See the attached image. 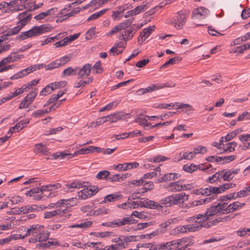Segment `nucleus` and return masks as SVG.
I'll return each instance as SVG.
<instances>
[{
    "label": "nucleus",
    "instance_id": "nucleus-13",
    "mask_svg": "<svg viewBox=\"0 0 250 250\" xmlns=\"http://www.w3.org/2000/svg\"><path fill=\"white\" fill-rule=\"evenodd\" d=\"M122 237L115 238L112 240V242L115 244L109 246L111 250H120L125 248V243L122 238Z\"/></svg>",
    "mask_w": 250,
    "mask_h": 250
},
{
    "label": "nucleus",
    "instance_id": "nucleus-34",
    "mask_svg": "<svg viewBox=\"0 0 250 250\" xmlns=\"http://www.w3.org/2000/svg\"><path fill=\"white\" fill-rule=\"evenodd\" d=\"M134 121L138 123L140 125H143L145 128H146L147 127H150L151 124L147 122V121L145 118H142L139 117H137L134 120Z\"/></svg>",
    "mask_w": 250,
    "mask_h": 250
},
{
    "label": "nucleus",
    "instance_id": "nucleus-62",
    "mask_svg": "<svg viewBox=\"0 0 250 250\" xmlns=\"http://www.w3.org/2000/svg\"><path fill=\"white\" fill-rule=\"evenodd\" d=\"M117 105V103L116 102H113L107 104L104 107H102L99 110V112H101L105 110H109L111 109L113 106L116 107Z\"/></svg>",
    "mask_w": 250,
    "mask_h": 250
},
{
    "label": "nucleus",
    "instance_id": "nucleus-64",
    "mask_svg": "<svg viewBox=\"0 0 250 250\" xmlns=\"http://www.w3.org/2000/svg\"><path fill=\"white\" fill-rule=\"evenodd\" d=\"M122 25H121L119 23L118 25H117V26L114 27L111 30V31H110L108 33H107V36H112V35L116 33H118V32H119L120 31H121L122 30H123V28L122 27Z\"/></svg>",
    "mask_w": 250,
    "mask_h": 250
},
{
    "label": "nucleus",
    "instance_id": "nucleus-15",
    "mask_svg": "<svg viewBox=\"0 0 250 250\" xmlns=\"http://www.w3.org/2000/svg\"><path fill=\"white\" fill-rule=\"evenodd\" d=\"M134 34V31L130 27V28L126 29L124 32H122L120 35L119 38L120 40H123L126 42L133 37Z\"/></svg>",
    "mask_w": 250,
    "mask_h": 250
},
{
    "label": "nucleus",
    "instance_id": "nucleus-58",
    "mask_svg": "<svg viewBox=\"0 0 250 250\" xmlns=\"http://www.w3.org/2000/svg\"><path fill=\"white\" fill-rule=\"evenodd\" d=\"M157 89H160L164 87H173L175 84L172 82H168L165 83H157Z\"/></svg>",
    "mask_w": 250,
    "mask_h": 250
},
{
    "label": "nucleus",
    "instance_id": "nucleus-38",
    "mask_svg": "<svg viewBox=\"0 0 250 250\" xmlns=\"http://www.w3.org/2000/svg\"><path fill=\"white\" fill-rule=\"evenodd\" d=\"M208 196H210L212 194H218L221 193L220 189L219 187L208 186L207 187Z\"/></svg>",
    "mask_w": 250,
    "mask_h": 250
},
{
    "label": "nucleus",
    "instance_id": "nucleus-40",
    "mask_svg": "<svg viewBox=\"0 0 250 250\" xmlns=\"http://www.w3.org/2000/svg\"><path fill=\"white\" fill-rule=\"evenodd\" d=\"M34 205L31 206L27 205L21 208L22 214H28L30 212H35V209L36 208H34Z\"/></svg>",
    "mask_w": 250,
    "mask_h": 250
},
{
    "label": "nucleus",
    "instance_id": "nucleus-33",
    "mask_svg": "<svg viewBox=\"0 0 250 250\" xmlns=\"http://www.w3.org/2000/svg\"><path fill=\"white\" fill-rule=\"evenodd\" d=\"M148 4L147 2L144 1L141 5H139L133 9V11L135 15H138L142 12L145 11L147 8L146 6Z\"/></svg>",
    "mask_w": 250,
    "mask_h": 250
},
{
    "label": "nucleus",
    "instance_id": "nucleus-36",
    "mask_svg": "<svg viewBox=\"0 0 250 250\" xmlns=\"http://www.w3.org/2000/svg\"><path fill=\"white\" fill-rule=\"evenodd\" d=\"M226 145V147L223 148V153L234 151L235 150V147L237 145V143L235 142H231L227 144Z\"/></svg>",
    "mask_w": 250,
    "mask_h": 250
},
{
    "label": "nucleus",
    "instance_id": "nucleus-42",
    "mask_svg": "<svg viewBox=\"0 0 250 250\" xmlns=\"http://www.w3.org/2000/svg\"><path fill=\"white\" fill-rule=\"evenodd\" d=\"M61 34H58L54 37H48L44 41L41 42V45L43 46L49 43V42H52L56 40L60 39V38H61Z\"/></svg>",
    "mask_w": 250,
    "mask_h": 250
},
{
    "label": "nucleus",
    "instance_id": "nucleus-46",
    "mask_svg": "<svg viewBox=\"0 0 250 250\" xmlns=\"http://www.w3.org/2000/svg\"><path fill=\"white\" fill-rule=\"evenodd\" d=\"M92 223L91 221H88L80 224H75L70 226L69 227L71 228H88L90 227Z\"/></svg>",
    "mask_w": 250,
    "mask_h": 250
},
{
    "label": "nucleus",
    "instance_id": "nucleus-24",
    "mask_svg": "<svg viewBox=\"0 0 250 250\" xmlns=\"http://www.w3.org/2000/svg\"><path fill=\"white\" fill-rule=\"evenodd\" d=\"M123 198V195L117 194H111L106 195L102 203L113 202Z\"/></svg>",
    "mask_w": 250,
    "mask_h": 250
},
{
    "label": "nucleus",
    "instance_id": "nucleus-5",
    "mask_svg": "<svg viewBox=\"0 0 250 250\" xmlns=\"http://www.w3.org/2000/svg\"><path fill=\"white\" fill-rule=\"evenodd\" d=\"M188 12L179 11L175 16L172 23L177 29H181L185 24L188 18Z\"/></svg>",
    "mask_w": 250,
    "mask_h": 250
},
{
    "label": "nucleus",
    "instance_id": "nucleus-2",
    "mask_svg": "<svg viewBox=\"0 0 250 250\" xmlns=\"http://www.w3.org/2000/svg\"><path fill=\"white\" fill-rule=\"evenodd\" d=\"M52 27L49 24H42L40 26H35L28 31L21 32L17 38L20 40H24L28 38L38 36L43 33L50 32Z\"/></svg>",
    "mask_w": 250,
    "mask_h": 250
},
{
    "label": "nucleus",
    "instance_id": "nucleus-48",
    "mask_svg": "<svg viewBox=\"0 0 250 250\" xmlns=\"http://www.w3.org/2000/svg\"><path fill=\"white\" fill-rule=\"evenodd\" d=\"M110 175L108 170H102L99 172L96 175V178L99 180L107 179Z\"/></svg>",
    "mask_w": 250,
    "mask_h": 250
},
{
    "label": "nucleus",
    "instance_id": "nucleus-56",
    "mask_svg": "<svg viewBox=\"0 0 250 250\" xmlns=\"http://www.w3.org/2000/svg\"><path fill=\"white\" fill-rule=\"evenodd\" d=\"M241 130H240V129L234 130L231 132L229 133L226 136V141H229L235 137L237 134L241 132Z\"/></svg>",
    "mask_w": 250,
    "mask_h": 250
},
{
    "label": "nucleus",
    "instance_id": "nucleus-47",
    "mask_svg": "<svg viewBox=\"0 0 250 250\" xmlns=\"http://www.w3.org/2000/svg\"><path fill=\"white\" fill-rule=\"evenodd\" d=\"M121 221L122 226L126 225H131L137 223V221L136 220L132 219L131 217H124V218L121 219Z\"/></svg>",
    "mask_w": 250,
    "mask_h": 250
},
{
    "label": "nucleus",
    "instance_id": "nucleus-61",
    "mask_svg": "<svg viewBox=\"0 0 250 250\" xmlns=\"http://www.w3.org/2000/svg\"><path fill=\"white\" fill-rule=\"evenodd\" d=\"M45 114H47V111L45 110V109H39L33 112L32 116L35 118H39Z\"/></svg>",
    "mask_w": 250,
    "mask_h": 250
},
{
    "label": "nucleus",
    "instance_id": "nucleus-43",
    "mask_svg": "<svg viewBox=\"0 0 250 250\" xmlns=\"http://www.w3.org/2000/svg\"><path fill=\"white\" fill-rule=\"evenodd\" d=\"M158 90L157 84H152L149 86L145 88H142L139 90V91L141 92L142 94H146L147 92H150L153 91Z\"/></svg>",
    "mask_w": 250,
    "mask_h": 250
},
{
    "label": "nucleus",
    "instance_id": "nucleus-51",
    "mask_svg": "<svg viewBox=\"0 0 250 250\" xmlns=\"http://www.w3.org/2000/svg\"><path fill=\"white\" fill-rule=\"evenodd\" d=\"M197 169V166L193 164H191L190 165H185L183 166V169L188 172L192 173Z\"/></svg>",
    "mask_w": 250,
    "mask_h": 250
},
{
    "label": "nucleus",
    "instance_id": "nucleus-49",
    "mask_svg": "<svg viewBox=\"0 0 250 250\" xmlns=\"http://www.w3.org/2000/svg\"><path fill=\"white\" fill-rule=\"evenodd\" d=\"M108 121L107 118L106 116H104L97 119L95 122L91 123V126L94 125V127L99 126Z\"/></svg>",
    "mask_w": 250,
    "mask_h": 250
},
{
    "label": "nucleus",
    "instance_id": "nucleus-32",
    "mask_svg": "<svg viewBox=\"0 0 250 250\" xmlns=\"http://www.w3.org/2000/svg\"><path fill=\"white\" fill-rule=\"evenodd\" d=\"M37 95V89H35L34 90L30 91L24 99L27 101V102L31 104Z\"/></svg>",
    "mask_w": 250,
    "mask_h": 250
},
{
    "label": "nucleus",
    "instance_id": "nucleus-26",
    "mask_svg": "<svg viewBox=\"0 0 250 250\" xmlns=\"http://www.w3.org/2000/svg\"><path fill=\"white\" fill-rule=\"evenodd\" d=\"M197 228H198L197 227ZM195 229H197V227H195L194 224H192L177 227V230L182 233L186 232L187 230L188 231L194 232L195 231Z\"/></svg>",
    "mask_w": 250,
    "mask_h": 250
},
{
    "label": "nucleus",
    "instance_id": "nucleus-45",
    "mask_svg": "<svg viewBox=\"0 0 250 250\" xmlns=\"http://www.w3.org/2000/svg\"><path fill=\"white\" fill-rule=\"evenodd\" d=\"M110 211V210L105 207L98 208L95 210L93 212V214L96 216L107 214Z\"/></svg>",
    "mask_w": 250,
    "mask_h": 250
},
{
    "label": "nucleus",
    "instance_id": "nucleus-63",
    "mask_svg": "<svg viewBox=\"0 0 250 250\" xmlns=\"http://www.w3.org/2000/svg\"><path fill=\"white\" fill-rule=\"evenodd\" d=\"M144 185V191L143 192H146L147 190H151L154 188V184L152 182H145Z\"/></svg>",
    "mask_w": 250,
    "mask_h": 250
},
{
    "label": "nucleus",
    "instance_id": "nucleus-57",
    "mask_svg": "<svg viewBox=\"0 0 250 250\" xmlns=\"http://www.w3.org/2000/svg\"><path fill=\"white\" fill-rule=\"evenodd\" d=\"M32 17L31 14H28V16H26L25 18H21V19H18L19 20L18 24L20 26H22V28H23L26 24L27 21L29 20Z\"/></svg>",
    "mask_w": 250,
    "mask_h": 250
},
{
    "label": "nucleus",
    "instance_id": "nucleus-52",
    "mask_svg": "<svg viewBox=\"0 0 250 250\" xmlns=\"http://www.w3.org/2000/svg\"><path fill=\"white\" fill-rule=\"evenodd\" d=\"M207 152L206 148L204 146H199L194 148L192 152L194 153V157L197 154H204Z\"/></svg>",
    "mask_w": 250,
    "mask_h": 250
},
{
    "label": "nucleus",
    "instance_id": "nucleus-31",
    "mask_svg": "<svg viewBox=\"0 0 250 250\" xmlns=\"http://www.w3.org/2000/svg\"><path fill=\"white\" fill-rule=\"evenodd\" d=\"M198 223H199L198 224H195V227H196L197 228V227L198 228H197V229H195V231L200 229L203 227L205 228H206V229H208V228H209L213 226L211 221H208V222H202L201 221H200Z\"/></svg>",
    "mask_w": 250,
    "mask_h": 250
},
{
    "label": "nucleus",
    "instance_id": "nucleus-7",
    "mask_svg": "<svg viewBox=\"0 0 250 250\" xmlns=\"http://www.w3.org/2000/svg\"><path fill=\"white\" fill-rule=\"evenodd\" d=\"M99 190L96 186H93L90 188H85L78 192V196L79 198L85 200L95 195Z\"/></svg>",
    "mask_w": 250,
    "mask_h": 250
},
{
    "label": "nucleus",
    "instance_id": "nucleus-53",
    "mask_svg": "<svg viewBox=\"0 0 250 250\" xmlns=\"http://www.w3.org/2000/svg\"><path fill=\"white\" fill-rule=\"evenodd\" d=\"M236 184L232 183H226L219 187L220 189L221 193L225 192L226 190L235 187Z\"/></svg>",
    "mask_w": 250,
    "mask_h": 250
},
{
    "label": "nucleus",
    "instance_id": "nucleus-20",
    "mask_svg": "<svg viewBox=\"0 0 250 250\" xmlns=\"http://www.w3.org/2000/svg\"><path fill=\"white\" fill-rule=\"evenodd\" d=\"M245 205V203H241L239 202H235L229 206H226V213L232 212L234 211L239 209Z\"/></svg>",
    "mask_w": 250,
    "mask_h": 250
},
{
    "label": "nucleus",
    "instance_id": "nucleus-9",
    "mask_svg": "<svg viewBox=\"0 0 250 250\" xmlns=\"http://www.w3.org/2000/svg\"><path fill=\"white\" fill-rule=\"evenodd\" d=\"M170 197L172 206L183 204L188 200V195L187 196L184 192L173 194L170 195Z\"/></svg>",
    "mask_w": 250,
    "mask_h": 250
},
{
    "label": "nucleus",
    "instance_id": "nucleus-23",
    "mask_svg": "<svg viewBox=\"0 0 250 250\" xmlns=\"http://www.w3.org/2000/svg\"><path fill=\"white\" fill-rule=\"evenodd\" d=\"M179 242V246H182L183 244L187 247L191 246L195 243L194 237L192 236L185 237L178 239Z\"/></svg>",
    "mask_w": 250,
    "mask_h": 250
},
{
    "label": "nucleus",
    "instance_id": "nucleus-54",
    "mask_svg": "<svg viewBox=\"0 0 250 250\" xmlns=\"http://www.w3.org/2000/svg\"><path fill=\"white\" fill-rule=\"evenodd\" d=\"M56 242L53 241H50L47 240L44 243H39L36 244V247L38 248H46L47 247H49L50 246H52L55 245Z\"/></svg>",
    "mask_w": 250,
    "mask_h": 250
},
{
    "label": "nucleus",
    "instance_id": "nucleus-59",
    "mask_svg": "<svg viewBox=\"0 0 250 250\" xmlns=\"http://www.w3.org/2000/svg\"><path fill=\"white\" fill-rule=\"evenodd\" d=\"M215 199L214 196H212L209 197H206L205 199H202L199 200H195L197 201V206L202 205L203 204L209 203L211 202L212 200Z\"/></svg>",
    "mask_w": 250,
    "mask_h": 250
},
{
    "label": "nucleus",
    "instance_id": "nucleus-10",
    "mask_svg": "<svg viewBox=\"0 0 250 250\" xmlns=\"http://www.w3.org/2000/svg\"><path fill=\"white\" fill-rule=\"evenodd\" d=\"M209 11L208 9L201 7L195 9L192 15V18L194 19H201L208 15Z\"/></svg>",
    "mask_w": 250,
    "mask_h": 250
},
{
    "label": "nucleus",
    "instance_id": "nucleus-4",
    "mask_svg": "<svg viewBox=\"0 0 250 250\" xmlns=\"http://www.w3.org/2000/svg\"><path fill=\"white\" fill-rule=\"evenodd\" d=\"M228 203L226 202L218 203L217 205L210 207L207 208L205 213V220H208L209 217L215 215L226 213V206Z\"/></svg>",
    "mask_w": 250,
    "mask_h": 250
},
{
    "label": "nucleus",
    "instance_id": "nucleus-18",
    "mask_svg": "<svg viewBox=\"0 0 250 250\" xmlns=\"http://www.w3.org/2000/svg\"><path fill=\"white\" fill-rule=\"evenodd\" d=\"M43 228L44 226L43 225H33L30 226V228L27 229L25 236H30L35 234L36 235L38 234Z\"/></svg>",
    "mask_w": 250,
    "mask_h": 250
},
{
    "label": "nucleus",
    "instance_id": "nucleus-19",
    "mask_svg": "<svg viewBox=\"0 0 250 250\" xmlns=\"http://www.w3.org/2000/svg\"><path fill=\"white\" fill-rule=\"evenodd\" d=\"M162 250H171L179 247V242L178 240H172L165 243H161Z\"/></svg>",
    "mask_w": 250,
    "mask_h": 250
},
{
    "label": "nucleus",
    "instance_id": "nucleus-22",
    "mask_svg": "<svg viewBox=\"0 0 250 250\" xmlns=\"http://www.w3.org/2000/svg\"><path fill=\"white\" fill-rule=\"evenodd\" d=\"M48 151V149L46 146L42 143L37 144L35 146L34 152L36 154L47 155Z\"/></svg>",
    "mask_w": 250,
    "mask_h": 250
},
{
    "label": "nucleus",
    "instance_id": "nucleus-41",
    "mask_svg": "<svg viewBox=\"0 0 250 250\" xmlns=\"http://www.w3.org/2000/svg\"><path fill=\"white\" fill-rule=\"evenodd\" d=\"M159 204H160L162 207L172 206V205L170 195L161 199L160 201Z\"/></svg>",
    "mask_w": 250,
    "mask_h": 250
},
{
    "label": "nucleus",
    "instance_id": "nucleus-21",
    "mask_svg": "<svg viewBox=\"0 0 250 250\" xmlns=\"http://www.w3.org/2000/svg\"><path fill=\"white\" fill-rule=\"evenodd\" d=\"M32 72V69L30 68L27 67L25 69H23L16 74L11 77L10 79L11 80H17L19 78H21L29 74Z\"/></svg>",
    "mask_w": 250,
    "mask_h": 250
},
{
    "label": "nucleus",
    "instance_id": "nucleus-55",
    "mask_svg": "<svg viewBox=\"0 0 250 250\" xmlns=\"http://www.w3.org/2000/svg\"><path fill=\"white\" fill-rule=\"evenodd\" d=\"M60 66V64L59 63L58 60L52 62L50 63L45 66L46 70H51L54 68H58Z\"/></svg>",
    "mask_w": 250,
    "mask_h": 250
},
{
    "label": "nucleus",
    "instance_id": "nucleus-28",
    "mask_svg": "<svg viewBox=\"0 0 250 250\" xmlns=\"http://www.w3.org/2000/svg\"><path fill=\"white\" fill-rule=\"evenodd\" d=\"M78 69V67H76L74 68H72L71 67H68L63 70L62 75L63 77L69 76L71 75L74 76L77 74Z\"/></svg>",
    "mask_w": 250,
    "mask_h": 250
},
{
    "label": "nucleus",
    "instance_id": "nucleus-30",
    "mask_svg": "<svg viewBox=\"0 0 250 250\" xmlns=\"http://www.w3.org/2000/svg\"><path fill=\"white\" fill-rule=\"evenodd\" d=\"M155 172H152L149 173H146L144 175L143 178L145 179H150L153 178L155 176H160L161 174V169L160 167H157L155 169Z\"/></svg>",
    "mask_w": 250,
    "mask_h": 250
},
{
    "label": "nucleus",
    "instance_id": "nucleus-37",
    "mask_svg": "<svg viewBox=\"0 0 250 250\" xmlns=\"http://www.w3.org/2000/svg\"><path fill=\"white\" fill-rule=\"evenodd\" d=\"M117 207L118 208H122L124 209L129 208H138V206L137 205L136 202H133V203H124L123 204H118L117 205Z\"/></svg>",
    "mask_w": 250,
    "mask_h": 250
},
{
    "label": "nucleus",
    "instance_id": "nucleus-12",
    "mask_svg": "<svg viewBox=\"0 0 250 250\" xmlns=\"http://www.w3.org/2000/svg\"><path fill=\"white\" fill-rule=\"evenodd\" d=\"M154 26H150L143 29V31L140 33V36L138 39V42L139 44H141L144 42L151 34L154 30Z\"/></svg>",
    "mask_w": 250,
    "mask_h": 250
},
{
    "label": "nucleus",
    "instance_id": "nucleus-39",
    "mask_svg": "<svg viewBox=\"0 0 250 250\" xmlns=\"http://www.w3.org/2000/svg\"><path fill=\"white\" fill-rule=\"evenodd\" d=\"M250 194V186L247 187L243 189L236 193V197L242 198Z\"/></svg>",
    "mask_w": 250,
    "mask_h": 250
},
{
    "label": "nucleus",
    "instance_id": "nucleus-44",
    "mask_svg": "<svg viewBox=\"0 0 250 250\" xmlns=\"http://www.w3.org/2000/svg\"><path fill=\"white\" fill-rule=\"evenodd\" d=\"M54 91L53 87L50 85V83L47 85L40 92V95L41 96H46Z\"/></svg>",
    "mask_w": 250,
    "mask_h": 250
},
{
    "label": "nucleus",
    "instance_id": "nucleus-16",
    "mask_svg": "<svg viewBox=\"0 0 250 250\" xmlns=\"http://www.w3.org/2000/svg\"><path fill=\"white\" fill-rule=\"evenodd\" d=\"M180 176V175L178 173H169L164 174L162 177L158 179L156 182L160 183L164 182L174 180L178 178Z\"/></svg>",
    "mask_w": 250,
    "mask_h": 250
},
{
    "label": "nucleus",
    "instance_id": "nucleus-25",
    "mask_svg": "<svg viewBox=\"0 0 250 250\" xmlns=\"http://www.w3.org/2000/svg\"><path fill=\"white\" fill-rule=\"evenodd\" d=\"M125 117V116L122 112H117L106 116V117L107 118L108 121H110L111 123H115Z\"/></svg>",
    "mask_w": 250,
    "mask_h": 250
},
{
    "label": "nucleus",
    "instance_id": "nucleus-50",
    "mask_svg": "<svg viewBox=\"0 0 250 250\" xmlns=\"http://www.w3.org/2000/svg\"><path fill=\"white\" fill-rule=\"evenodd\" d=\"M237 234L241 237L248 236L250 235V229L244 228L237 231Z\"/></svg>",
    "mask_w": 250,
    "mask_h": 250
},
{
    "label": "nucleus",
    "instance_id": "nucleus-1",
    "mask_svg": "<svg viewBox=\"0 0 250 250\" xmlns=\"http://www.w3.org/2000/svg\"><path fill=\"white\" fill-rule=\"evenodd\" d=\"M61 187L60 183L50 184L47 185L42 186L40 188H33L28 190L26 193V195L32 197L36 200L42 199L44 196L52 197V193L48 195H46L44 193L46 191H51L55 189H58Z\"/></svg>",
    "mask_w": 250,
    "mask_h": 250
},
{
    "label": "nucleus",
    "instance_id": "nucleus-8",
    "mask_svg": "<svg viewBox=\"0 0 250 250\" xmlns=\"http://www.w3.org/2000/svg\"><path fill=\"white\" fill-rule=\"evenodd\" d=\"M50 232L47 230H41L38 234L35 235L34 237L29 240V243H35L39 242V243H44L48 238Z\"/></svg>",
    "mask_w": 250,
    "mask_h": 250
},
{
    "label": "nucleus",
    "instance_id": "nucleus-60",
    "mask_svg": "<svg viewBox=\"0 0 250 250\" xmlns=\"http://www.w3.org/2000/svg\"><path fill=\"white\" fill-rule=\"evenodd\" d=\"M22 28V26H20L18 24L17 26L8 31V35H11V36L16 35L21 31Z\"/></svg>",
    "mask_w": 250,
    "mask_h": 250
},
{
    "label": "nucleus",
    "instance_id": "nucleus-14",
    "mask_svg": "<svg viewBox=\"0 0 250 250\" xmlns=\"http://www.w3.org/2000/svg\"><path fill=\"white\" fill-rule=\"evenodd\" d=\"M193 158H194V153L192 151L181 152L174 158V161L179 162L183 159L190 160Z\"/></svg>",
    "mask_w": 250,
    "mask_h": 250
},
{
    "label": "nucleus",
    "instance_id": "nucleus-27",
    "mask_svg": "<svg viewBox=\"0 0 250 250\" xmlns=\"http://www.w3.org/2000/svg\"><path fill=\"white\" fill-rule=\"evenodd\" d=\"M221 174L220 171H218L212 176H209L207 179H206V182L207 183H213L217 181H221L222 179Z\"/></svg>",
    "mask_w": 250,
    "mask_h": 250
},
{
    "label": "nucleus",
    "instance_id": "nucleus-29",
    "mask_svg": "<svg viewBox=\"0 0 250 250\" xmlns=\"http://www.w3.org/2000/svg\"><path fill=\"white\" fill-rule=\"evenodd\" d=\"M83 184L79 181H76L66 185L68 191L71 192L74 191L75 188L79 189L83 187Z\"/></svg>",
    "mask_w": 250,
    "mask_h": 250
},
{
    "label": "nucleus",
    "instance_id": "nucleus-35",
    "mask_svg": "<svg viewBox=\"0 0 250 250\" xmlns=\"http://www.w3.org/2000/svg\"><path fill=\"white\" fill-rule=\"evenodd\" d=\"M221 172L222 179L224 181H229L232 180L233 176H231L230 170L224 169L220 171Z\"/></svg>",
    "mask_w": 250,
    "mask_h": 250
},
{
    "label": "nucleus",
    "instance_id": "nucleus-6",
    "mask_svg": "<svg viewBox=\"0 0 250 250\" xmlns=\"http://www.w3.org/2000/svg\"><path fill=\"white\" fill-rule=\"evenodd\" d=\"M136 203L138 207H144L157 210H161L163 208V207L159 203L150 200L147 198H142L140 201H136Z\"/></svg>",
    "mask_w": 250,
    "mask_h": 250
},
{
    "label": "nucleus",
    "instance_id": "nucleus-11",
    "mask_svg": "<svg viewBox=\"0 0 250 250\" xmlns=\"http://www.w3.org/2000/svg\"><path fill=\"white\" fill-rule=\"evenodd\" d=\"M91 65L89 63L84 65L81 68H79L78 74V79H84L87 77L91 72Z\"/></svg>",
    "mask_w": 250,
    "mask_h": 250
},
{
    "label": "nucleus",
    "instance_id": "nucleus-17",
    "mask_svg": "<svg viewBox=\"0 0 250 250\" xmlns=\"http://www.w3.org/2000/svg\"><path fill=\"white\" fill-rule=\"evenodd\" d=\"M65 209H58L51 211H46L44 213L43 217L45 219H51L56 215H62L65 213Z\"/></svg>",
    "mask_w": 250,
    "mask_h": 250
},
{
    "label": "nucleus",
    "instance_id": "nucleus-3",
    "mask_svg": "<svg viewBox=\"0 0 250 250\" xmlns=\"http://www.w3.org/2000/svg\"><path fill=\"white\" fill-rule=\"evenodd\" d=\"M185 180H179L174 182H170L168 185L164 186V188L168 189L171 192H176L189 190L193 188L192 184H185Z\"/></svg>",
    "mask_w": 250,
    "mask_h": 250
}]
</instances>
